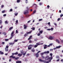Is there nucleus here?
Masks as SVG:
<instances>
[{"instance_id": "obj_1", "label": "nucleus", "mask_w": 63, "mask_h": 63, "mask_svg": "<svg viewBox=\"0 0 63 63\" xmlns=\"http://www.w3.org/2000/svg\"><path fill=\"white\" fill-rule=\"evenodd\" d=\"M45 59L46 60H48L49 59V62H51V60H51V59H50V58H49V56H46L45 58Z\"/></svg>"}, {"instance_id": "obj_2", "label": "nucleus", "mask_w": 63, "mask_h": 63, "mask_svg": "<svg viewBox=\"0 0 63 63\" xmlns=\"http://www.w3.org/2000/svg\"><path fill=\"white\" fill-rule=\"evenodd\" d=\"M29 13V12H28V10H26V12H24V15H27V14H28Z\"/></svg>"}, {"instance_id": "obj_3", "label": "nucleus", "mask_w": 63, "mask_h": 63, "mask_svg": "<svg viewBox=\"0 0 63 63\" xmlns=\"http://www.w3.org/2000/svg\"><path fill=\"white\" fill-rule=\"evenodd\" d=\"M50 55L51 56L50 57H49V58H50L51 60H52V59H53V57H52V53H50Z\"/></svg>"}, {"instance_id": "obj_4", "label": "nucleus", "mask_w": 63, "mask_h": 63, "mask_svg": "<svg viewBox=\"0 0 63 63\" xmlns=\"http://www.w3.org/2000/svg\"><path fill=\"white\" fill-rule=\"evenodd\" d=\"M14 32H13L11 34V36L12 37H14Z\"/></svg>"}, {"instance_id": "obj_5", "label": "nucleus", "mask_w": 63, "mask_h": 63, "mask_svg": "<svg viewBox=\"0 0 63 63\" xmlns=\"http://www.w3.org/2000/svg\"><path fill=\"white\" fill-rule=\"evenodd\" d=\"M35 56H36V57L38 58L39 57V53H37L35 54Z\"/></svg>"}, {"instance_id": "obj_6", "label": "nucleus", "mask_w": 63, "mask_h": 63, "mask_svg": "<svg viewBox=\"0 0 63 63\" xmlns=\"http://www.w3.org/2000/svg\"><path fill=\"white\" fill-rule=\"evenodd\" d=\"M10 58H12L13 59L16 58V56H14L13 55H11L10 56Z\"/></svg>"}, {"instance_id": "obj_7", "label": "nucleus", "mask_w": 63, "mask_h": 63, "mask_svg": "<svg viewBox=\"0 0 63 63\" xmlns=\"http://www.w3.org/2000/svg\"><path fill=\"white\" fill-rule=\"evenodd\" d=\"M15 42H13V43H9V44H10V45H12V46H13V45H14V44H15Z\"/></svg>"}, {"instance_id": "obj_8", "label": "nucleus", "mask_w": 63, "mask_h": 63, "mask_svg": "<svg viewBox=\"0 0 63 63\" xmlns=\"http://www.w3.org/2000/svg\"><path fill=\"white\" fill-rule=\"evenodd\" d=\"M53 37H52V36H50L49 37V38L50 40H52L53 39Z\"/></svg>"}, {"instance_id": "obj_9", "label": "nucleus", "mask_w": 63, "mask_h": 63, "mask_svg": "<svg viewBox=\"0 0 63 63\" xmlns=\"http://www.w3.org/2000/svg\"><path fill=\"white\" fill-rule=\"evenodd\" d=\"M44 49H46V48H47V45H44Z\"/></svg>"}, {"instance_id": "obj_10", "label": "nucleus", "mask_w": 63, "mask_h": 63, "mask_svg": "<svg viewBox=\"0 0 63 63\" xmlns=\"http://www.w3.org/2000/svg\"><path fill=\"white\" fill-rule=\"evenodd\" d=\"M22 55V54H21L20 53H19L18 54V56H19V57H21V56Z\"/></svg>"}, {"instance_id": "obj_11", "label": "nucleus", "mask_w": 63, "mask_h": 63, "mask_svg": "<svg viewBox=\"0 0 63 63\" xmlns=\"http://www.w3.org/2000/svg\"><path fill=\"white\" fill-rule=\"evenodd\" d=\"M16 63H21V61H18L16 62Z\"/></svg>"}, {"instance_id": "obj_12", "label": "nucleus", "mask_w": 63, "mask_h": 63, "mask_svg": "<svg viewBox=\"0 0 63 63\" xmlns=\"http://www.w3.org/2000/svg\"><path fill=\"white\" fill-rule=\"evenodd\" d=\"M31 51L32 52H35V49H34V48H33L31 50Z\"/></svg>"}, {"instance_id": "obj_13", "label": "nucleus", "mask_w": 63, "mask_h": 63, "mask_svg": "<svg viewBox=\"0 0 63 63\" xmlns=\"http://www.w3.org/2000/svg\"><path fill=\"white\" fill-rule=\"evenodd\" d=\"M56 42H57L58 44H60V42H59V41L58 40V39H56Z\"/></svg>"}, {"instance_id": "obj_14", "label": "nucleus", "mask_w": 63, "mask_h": 63, "mask_svg": "<svg viewBox=\"0 0 63 63\" xmlns=\"http://www.w3.org/2000/svg\"><path fill=\"white\" fill-rule=\"evenodd\" d=\"M24 29H26L27 27V26L25 25H24Z\"/></svg>"}, {"instance_id": "obj_15", "label": "nucleus", "mask_w": 63, "mask_h": 63, "mask_svg": "<svg viewBox=\"0 0 63 63\" xmlns=\"http://www.w3.org/2000/svg\"><path fill=\"white\" fill-rule=\"evenodd\" d=\"M23 53H24V52L23 51V50L21 51V54H22V55H23Z\"/></svg>"}, {"instance_id": "obj_16", "label": "nucleus", "mask_w": 63, "mask_h": 63, "mask_svg": "<svg viewBox=\"0 0 63 63\" xmlns=\"http://www.w3.org/2000/svg\"><path fill=\"white\" fill-rule=\"evenodd\" d=\"M12 29H13V27H10V28H9V30L10 31H11V30Z\"/></svg>"}, {"instance_id": "obj_17", "label": "nucleus", "mask_w": 63, "mask_h": 63, "mask_svg": "<svg viewBox=\"0 0 63 63\" xmlns=\"http://www.w3.org/2000/svg\"><path fill=\"white\" fill-rule=\"evenodd\" d=\"M29 47H33V45L30 44L29 46Z\"/></svg>"}, {"instance_id": "obj_18", "label": "nucleus", "mask_w": 63, "mask_h": 63, "mask_svg": "<svg viewBox=\"0 0 63 63\" xmlns=\"http://www.w3.org/2000/svg\"><path fill=\"white\" fill-rule=\"evenodd\" d=\"M31 31H30L29 32H28L27 33V34H30L31 33V32H32V30Z\"/></svg>"}, {"instance_id": "obj_19", "label": "nucleus", "mask_w": 63, "mask_h": 63, "mask_svg": "<svg viewBox=\"0 0 63 63\" xmlns=\"http://www.w3.org/2000/svg\"><path fill=\"white\" fill-rule=\"evenodd\" d=\"M62 47V46H58V47H56V48H60V47Z\"/></svg>"}, {"instance_id": "obj_20", "label": "nucleus", "mask_w": 63, "mask_h": 63, "mask_svg": "<svg viewBox=\"0 0 63 63\" xmlns=\"http://www.w3.org/2000/svg\"><path fill=\"white\" fill-rule=\"evenodd\" d=\"M0 54H4V53L1 51H0Z\"/></svg>"}, {"instance_id": "obj_21", "label": "nucleus", "mask_w": 63, "mask_h": 63, "mask_svg": "<svg viewBox=\"0 0 63 63\" xmlns=\"http://www.w3.org/2000/svg\"><path fill=\"white\" fill-rule=\"evenodd\" d=\"M43 32V30L40 31L39 32V33L41 34H42V33Z\"/></svg>"}, {"instance_id": "obj_22", "label": "nucleus", "mask_w": 63, "mask_h": 63, "mask_svg": "<svg viewBox=\"0 0 63 63\" xmlns=\"http://www.w3.org/2000/svg\"><path fill=\"white\" fill-rule=\"evenodd\" d=\"M35 6H36L35 7V8H36V7H37V4H33V6H35Z\"/></svg>"}, {"instance_id": "obj_23", "label": "nucleus", "mask_w": 63, "mask_h": 63, "mask_svg": "<svg viewBox=\"0 0 63 63\" xmlns=\"http://www.w3.org/2000/svg\"><path fill=\"white\" fill-rule=\"evenodd\" d=\"M56 58L59 59V56H56Z\"/></svg>"}, {"instance_id": "obj_24", "label": "nucleus", "mask_w": 63, "mask_h": 63, "mask_svg": "<svg viewBox=\"0 0 63 63\" xmlns=\"http://www.w3.org/2000/svg\"><path fill=\"white\" fill-rule=\"evenodd\" d=\"M28 49H29V50H30V49H31L32 48V47H28Z\"/></svg>"}, {"instance_id": "obj_25", "label": "nucleus", "mask_w": 63, "mask_h": 63, "mask_svg": "<svg viewBox=\"0 0 63 63\" xmlns=\"http://www.w3.org/2000/svg\"><path fill=\"white\" fill-rule=\"evenodd\" d=\"M5 49L6 51H8V48H5Z\"/></svg>"}, {"instance_id": "obj_26", "label": "nucleus", "mask_w": 63, "mask_h": 63, "mask_svg": "<svg viewBox=\"0 0 63 63\" xmlns=\"http://www.w3.org/2000/svg\"><path fill=\"white\" fill-rule=\"evenodd\" d=\"M19 59V57H17L15 58V60H18Z\"/></svg>"}, {"instance_id": "obj_27", "label": "nucleus", "mask_w": 63, "mask_h": 63, "mask_svg": "<svg viewBox=\"0 0 63 63\" xmlns=\"http://www.w3.org/2000/svg\"><path fill=\"white\" fill-rule=\"evenodd\" d=\"M18 52H16V53H15V55H17L18 54Z\"/></svg>"}, {"instance_id": "obj_28", "label": "nucleus", "mask_w": 63, "mask_h": 63, "mask_svg": "<svg viewBox=\"0 0 63 63\" xmlns=\"http://www.w3.org/2000/svg\"><path fill=\"white\" fill-rule=\"evenodd\" d=\"M31 29H32L33 30H35V28L33 27L32 28H31Z\"/></svg>"}, {"instance_id": "obj_29", "label": "nucleus", "mask_w": 63, "mask_h": 63, "mask_svg": "<svg viewBox=\"0 0 63 63\" xmlns=\"http://www.w3.org/2000/svg\"><path fill=\"white\" fill-rule=\"evenodd\" d=\"M36 10H34L33 12V14H35V13H36Z\"/></svg>"}, {"instance_id": "obj_30", "label": "nucleus", "mask_w": 63, "mask_h": 63, "mask_svg": "<svg viewBox=\"0 0 63 63\" xmlns=\"http://www.w3.org/2000/svg\"><path fill=\"white\" fill-rule=\"evenodd\" d=\"M39 60L40 62H43V60L41 59H39Z\"/></svg>"}, {"instance_id": "obj_31", "label": "nucleus", "mask_w": 63, "mask_h": 63, "mask_svg": "<svg viewBox=\"0 0 63 63\" xmlns=\"http://www.w3.org/2000/svg\"><path fill=\"white\" fill-rule=\"evenodd\" d=\"M37 47H38V45H35L34 47H35V48Z\"/></svg>"}, {"instance_id": "obj_32", "label": "nucleus", "mask_w": 63, "mask_h": 63, "mask_svg": "<svg viewBox=\"0 0 63 63\" xmlns=\"http://www.w3.org/2000/svg\"><path fill=\"white\" fill-rule=\"evenodd\" d=\"M5 24H8V21L6 20L5 21Z\"/></svg>"}, {"instance_id": "obj_33", "label": "nucleus", "mask_w": 63, "mask_h": 63, "mask_svg": "<svg viewBox=\"0 0 63 63\" xmlns=\"http://www.w3.org/2000/svg\"><path fill=\"white\" fill-rule=\"evenodd\" d=\"M47 24L49 26H50V22H49L47 23Z\"/></svg>"}, {"instance_id": "obj_34", "label": "nucleus", "mask_w": 63, "mask_h": 63, "mask_svg": "<svg viewBox=\"0 0 63 63\" xmlns=\"http://www.w3.org/2000/svg\"><path fill=\"white\" fill-rule=\"evenodd\" d=\"M30 16V15H25V16H26V17H28V16Z\"/></svg>"}, {"instance_id": "obj_35", "label": "nucleus", "mask_w": 63, "mask_h": 63, "mask_svg": "<svg viewBox=\"0 0 63 63\" xmlns=\"http://www.w3.org/2000/svg\"><path fill=\"white\" fill-rule=\"evenodd\" d=\"M17 3H19L20 2V0H17Z\"/></svg>"}, {"instance_id": "obj_36", "label": "nucleus", "mask_w": 63, "mask_h": 63, "mask_svg": "<svg viewBox=\"0 0 63 63\" xmlns=\"http://www.w3.org/2000/svg\"><path fill=\"white\" fill-rule=\"evenodd\" d=\"M26 52H25L23 54V55H24V56L25 55V54H26Z\"/></svg>"}, {"instance_id": "obj_37", "label": "nucleus", "mask_w": 63, "mask_h": 63, "mask_svg": "<svg viewBox=\"0 0 63 63\" xmlns=\"http://www.w3.org/2000/svg\"><path fill=\"white\" fill-rule=\"evenodd\" d=\"M36 45H37V46H39L40 45V44L39 43H36Z\"/></svg>"}, {"instance_id": "obj_38", "label": "nucleus", "mask_w": 63, "mask_h": 63, "mask_svg": "<svg viewBox=\"0 0 63 63\" xmlns=\"http://www.w3.org/2000/svg\"><path fill=\"white\" fill-rule=\"evenodd\" d=\"M2 34H4V35H6V34H7L6 33V32H3V33H2Z\"/></svg>"}, {"instance_id": "obj_39", "label": "nucleus", "mask_w": 63, "mask_h": 63, "mask_svg": "<svg viewBox=\"0 0 63 63\" xmlns=\"http://www.w3.org/2000/svg\"><path fill=\"white\" fill-rule=\"evenodd\" d=\"M41 55H43L44 54V53H41Z\"/></svg>"}, {"instance_id": "obj_40", "label": "nucleus", "mask_w": 63, "mask_h": 63, "mask_svg": "<svg viewBox=\"0 0 63 63\" xmlns=\"http://www.w3.org/2000/svg\"><path fill=\"white\" fill-rule=\"evenodd\" d=\"M41 57L42 58H43V59H44V58H45V57L43 56V55H41Z\"/></svg>"}, {"instance_id": "obj_41", "label": "nucleus", "mask_w": 63, "mask_h": 63, "mask_svg": "<svg viewBox=\"0 0 63 63\" xmlns=\"http://www.w3.org/2000/svg\"><path fill=\"white\" fill-rule=\"evenodd\" d=\"M5 12V10H3L2 12V13H4Z\"/></svg>"}, {"instance_id": "obj_42", "label": "nucleus", "mask_w": 63, "mask_h": 63, "mask_svg": "<svg viewBox=\"0 0 63 63\" xmlns=\"http://www.w3.org/2000/svg\"><path fill=\"white\" fill-rule=\"evenodd\" d=\"M50 29L51 31H52L53 30V28H51Z\"/></svg>"}, {"instance_id": "obj_43", "label": "nucleus", "mask_w": 63, "mask_h": 63, "mask_svg": "<svg viewBox=\"0 0 63 63\" xmlns=\"http://www.w3.org/2000/svg\"><path fill=\"white\" fill-rule=\"evenodd\" d=\"M43 61L42 62H44V63H46V60H43Z\"/></svg>"}, {"instance_id": "obj_44", "label": "nucleus", "mask_w": 63, "mask_h": 63, "mask_svg": "<svg viewBox=\"0 0 63 63\" xmlns=\"http://www.w3.org/2000/svg\"><path fill=\"white\" fill-rule=\"evenodd\" d=\"M10 12H12L13 11V9H11L10 10Z\"/></svg>"}, {"instance_id": "obj_45", "label": "nucleus", "mask_w": 63, "mask_h": 63, "mask_svg": "<svg viewBox=\"0 0 63 63\" xmlns=\"http://www.w3.org/2000/svg\"><path fill=\"white\" fill-rule=\"evenodd\" d=\"M43 20V19H39V21H42Z\"/></svg>"}, {"instance_id": "obj_46", "label": "nucleus", "mask_w": 63, "mask_h": 63, "mask_svg": "<svg viewBox=\"0 0 63 63\" xmlns=\"http://www.w3.org/2000/svg\"><path fill=\"white\" fill-rule=\"evenodd\" d=\"M18 31H17V30H16V33H18Z\"/></svg>"}, {"instance_id": "obj_47", "label": "nucleus", "mask_w": 63, "mask_h": 63, "mask_svg": "<svg viewBox=\"0 0 63 63\" xmlns=\"http://www.w3.org/2000/svg\"><path fill=\"white\" fill-rule=\"evenodd\" d=\"M6 47L5 48H9V46H6Z\"/></svg>"}, {"instance_id": "obj_48", "label": "nucleus", "mask_w": 63, "mask_h": 63, "mask_svg": "<svg viewBox=\"0 0 63 63\" xmlns=\"http://www.w3.org/2000/svg\"><path fill=\"white\" fill-rule=\"evenodd\" d=\"M2 23V21L1 20H0V24H1Z\"/></svg>"}, {"instance_id": "obj_49", "label": "nucleus", "mask_w": 63, "mask_h": 63, "mask_svg": "<svg viewBox=\"0 0 63 63\" xmlns=\"http://www.w3.org/2000/svg\"><path fill=\"white\" fill-rule=\"evenodd\" d=\"M15 42H17V40H14Z\"/></svg>"}, {"instance_id": "obj_50", "label": "nucleus", "mask_w": 63, "mask_h": 63, "mask_svg": "<svg viewBox=\"0 0 63 63\" xmlns=\"http://www.w3.org/2000/svg\"><path fill=\"white\" fill-rule=\"evenodd\" d=\"M29 43H32V41L31 40H30L29 41Z\"/></svg>"}, {"instance_id": "obj_51", "label": "nucleus", "mask_w": 63, "mask_h": 63, "mask_svg": "<svg viewBox=\"0 0 63 63\" xmlns=\"http://www.w3.org/2000/svg\"><path fill=\"white\" fill-rule=\"evenodd\" d=\"M5 40L6 41H8L9 40V39H5Z\"/></svg>"}, {"instance_id": "obj_52", "label": "nucleus", "mask_w": 63, "mask_h": 63, "mask_svg": "<svg viewBox=\"0 0 63 63\" xmlns=\"http://www.w3.org/2000/svg\"><path fill=\"white\" fill-rule=\"evenodd\" d=\"M47 30H48L49 31H50V30H51V29H47Z\"/></svg>"}, {"instance_id": "obj_53", "label": "nucleus", "mask_w": 63, "mask_h": 63, "mask_svg": "<svg viewBox=\"0 0 63 63\" xmlns=\"http://www.w3.org/2000/svg\"><path fill=\"white\" fill-rule=\"evenodd\" d=\"M40 35H41V33H38V34H37L38 36H40Z\"/></svg>"}, {"instance_id": "obj_54", "label": "nucleus", "mask_w": 63, "mask_h": 63, "mask_svg": "<svg viewBox=\"0 0 63 63\" xmlns=\"http://www.w3.org/2000/svg\"><path fill=\"white\" fill-rule=\"evenodd\" d=\"M27 34H25L24 35V36L25 37H26V36H27Z\"/></svg>"}, {"instance_id": "obj_55", "label": "nucleus", "mask_w": 63, "mask_h": 63, "mask_svg": "<svg viewBox=\"0 0 63 63\" xmlns=\"http://www.w3.org/2000/svg\"><path fill=\"white\" fill-rule=\"evenodd\" d=\"M12 55L13 56V55H15V53H13L12 54Z\"/></svg>"}, {"instance_id": "obj_56", "label": "nucleus", "mask_w": 63, "mask_h": 63, "mask_svg": "<svg viewBox=\"0 0 63 63\" xmlns=\"http://www.w3.org/2000/svg\"><path fill=\"white\" fill-rule=\"evenodd\" d=\"M47 53H49V51H47L46 52Z\"/></svg>"}, {"instance_id": "obj_57", "label": "nucleus", "mask_w": 63, "mask_h": 63, "mask_svg": "<svg viewBox=\"0 0 63 63\" xmlns=\"http://www.w3.org/2000/svg\"><path fill=\"white\" fill-rule=\"evenodd\" d=\"M60 20V18H59L58 19V21H59Z\"/></svg>"}, {"instance_id": "obj_58", "label": "nucleus", "mask_w": 63, "mask_h": 63, "mask_svg": "<svg viewBox=\"0 0 63 63\" xmlns=\"http://www.w3.org/2000/svg\"><path fill=\"white\" fill-rule=\"evenodd\" d=\"M32 38H31L30 37H29V38L28 39V40H31Z\"/></svg>"}, {"instance_id": "obj_59", "label": "nucleus", "mask_w": 63, "mask_h": 63, "mask_svg": "<svg viewBox=\"0 0 63 63\" xmlns=\"http://www.w3.org/2000/svg\"><path fill=\"white\" fill-rule=\"evenodd\" d=\"M34 40L35 41H37V39H34Z\"/></svg>"}, {"instance_id": "obj_60", "label": "nucleus", "mask_w": 63, "mask_h": 63, "mask_svg": "<svg viewBox=\"0 0 63 63\" xmlns=\"http://www.w3.org/2000/svg\"><path fill=\"white\" fill-rule=\"evenodd\" d=\"M3 16H6V14H4L3 15Z\"/></svg>"}, {"instance_id": "obj_61", "label": "nucleus", "mask_w": 63, "mask_h": 63, "mask_svg": "<svg viewBox=\"0 0 63 63\" xmlns=\"http://www.w3.org/2000/svg\"><path fill=\"white\" fill-rule=\"evenodd\" d=\"M4 6V5H2L1 6V8H3V7Z\"/></svg>"}, {"instance_id": "obj_62", "label": "nucleus", "mask_w": 63, "mask_h": 63, "mask_svg": "<svg viewBox=\"0 0 63 63\" xmlns=\"http://www.w3.org/2000/svg\"><path fill=\"white\" fill-rule=\"evenodd\" d=\"M63 16V14H62L61 15H60V17H62Z\"/></svg>"}, {"instance_id": "obj_63", "label": "nucleus", "mask_w": 63, "mask_h": 63, "mask_svg": "<svg viewBox=\"0 0 63 63\" xmlns=\"http://www.w3.org/2000/svg\"><path fill=\"white\" fill-rule=\"evenodd\" d=\"M61 62H63V59H62L61 60Z\"/></svg>"}, {"instance_id": "obj_64", "label": "nucleus", "mask_w": 63, "mask_h": 63, "mask_svg": "<svg viewBox=\"0 0 63 63\" xmlns=\"http://www.w3.org/2000/svg\"><path fill=\"white\" fill-rule=\"evenodd\" d=\"M61 42L63 43V40H61Z\"/></svg>"}]
</instances>
